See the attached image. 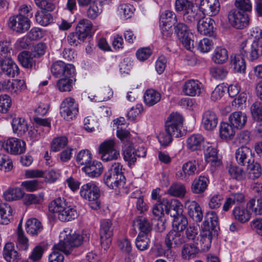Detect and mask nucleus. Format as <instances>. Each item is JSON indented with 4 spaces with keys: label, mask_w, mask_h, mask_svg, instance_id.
Returning a JSON list of instances; mask_svg holds the SVG:
<instances>
[{
    "label": "nucleus",
    "mask_w": 262,
    "mask_h": 262,
    "mask_svg": "<svg viewBox=\"0 0 262 262\" xmlns=\"http://www.w3.org/2000/svg\"><path fill=\"white\" fill-rule=\"evenodd\" d=\"M90 234H79L67 228L60 233L59 242L55 245L56 249L68 254L74 247L80 246L84 241H89Z\"/></svg>",
    "instance_id": "1"
},
{
    "label": "nucleus",
    "mask_w": 262,
    "mask_h": 262,
    "mask_svg": "<svg viewBox=\"0 0 262 262\" xmlns=\"http://www.w3.org/2000/svg\"><path fill=\"white\" fill-rule=\"evenodd\" d=\"M49 210L62 222H68L76 219L78 215L76 210L63 198H57L49 204Z\"/></svg>",
    "instance_id": "2"
},
{
    "label": "nucleus",
    "mask_w": 262,
    "mask_h": 262,
    "mask_svg": "<svg viewBox=\"0 0 262 262\" xmlns=\"http://www.w3.org/2000/svg\"><path fill=\"white\" fill-rule=\"evenodd\" d=\"M96 30L90 21L82 19L77 25L75 32L70 33L68 35V42L71 46H77L86 38L92 37Z\"/></svg>",
    "instance_id": "3"
},
{
    "label": "nucleus",
    "mask_w": 262,
    "mask_h": 262,
    "mask_svg": "<svg viewBox=\"0 0 262 262\" xmlns=\"http://www.w3.org/2000/svg\"><path fill=\"white\" fill-rule=\"evenodd\" d=\"M123 165L120 162H114L105 173L103 182L111 189H116L123 186L125 178L123 172Z\"/></svg>",
    "instance_id": "4"
},
{
    "label": "nucleus",
    "mask_w": 262,
    "mask_h": 262,
    "mask_svg": "<svg viewBox=\"0 0 262 262\" xmlns=\"http://www.w3.org/2000/svg\"><path fill=\"white\" fill-rule=\"evenodd\" d=\"M80 195L84 199L89 201V206L94 210L100 208V202L98 199L100 192L97 184L91 181L83 184L80 188Z\"/></svg>",
    "instance_id": "5"
},
{
    "label": "nucleus",
    "mask_w": 262,
    "mask_h": 262,
    "mask_svg": "<svg viewBox=\"0 0 262 262\" xmlns=\"http://www.w3.org/2000/svg\"><path fill=\"white\" fill-rule=\"evenodd\" d=\"M183 120V117L181 114L177 113H171L165 122V130L173 137H181L183 135L181 130Z\"/></svg>",
    "instance_id": "6"
},
{
    "label": "nucleus",
    "mask_w": 262,
    "mask_h": 262,
    "mask_svg": "<svg viewBox=\"0 0 262 262\" xmlns=\"http://www.w3.org/2000/svg\"><path fill=\"white\" fill-rule=\"evenodd\" d=\"M116 142L114 139L105 140L100 145L99 150L102 161L116 160L120 157L119 151L116 149Z\"/></svg>",
    "instance_id": "7"
},
{
    "label": "nucleus",
    "mask_w": 262,
    "mask_h": 262,
    "mask_svg": "<svg viewBox=\"0 0 262 262\" xmlns=\"http://www.w3.org/2000/svg\"><path fill=\"white\" fill-rule=\"evenodd\" d=\"M174 31L179 40L188 50L193 48L192 34L190 32L187 26L183 23H178L174 26Z\"/></svg>",
    "instance_id": "8"
},
{
    "label": "nucleus",
    "mask_w": 262,
    "mask_h": 262,
    "mask_svg": "<svg viewBox=\"0 0 262 262\" xmlns=\"http://www.w3.org/2000/svg\"><path fill=\"white\" fill-rule=\"evenodd\" d=\"M60 113L67 120H72L78 113V105L72 97L65 98L60 105Z\"/></svg>",
    "instance_id": "9"
},
{
    "label": "nucleus",
    "mask_w": 262,
    "mask_h": 262,
    "mask_svg": "<svg viewBox=\"0 0 262 262\" xmlns=\"http://www.w3.org/2000/svg\"><path fill=\"white\" fill-rule=\"evenodd\" d=\"M113 228L112 223L109 220L101 221L100 228V243L102 247L106 250L108 249L112 243Z\"/></svg>",
    "instance_id": "10"
},
{
    "label": "nucleus",
    "mask_w": 262,
    "mask_h": 262,
    "mask_svg": "<svg viewBox=\"0 0 262 262\" xmlns=\"http://www.w3.org/2000/svg\"><path fill=\"white\" fill-rule=\"evenodd\" d=\"M220 8V5L218 0H202L196 15L199 16L202 15L214 16L219 12Z\"/></svg>",
    "instance_id": "11"
},
{
    "label": "nucleus",
    "mask_w": 262,
    "mask_h": 262,
    "mask_svg": "<svg viewBox=\"0 0 262 262\" xmlns=\"http://www.w3.org/2000/svg\"><path fill=\"white\" fill-rule=\"evenodd\" d=\"M199 172L196 161H189L183 164L181 169L176 172V177L178 180L186 181Z\"/></svg>",
    "instance_id": "12"
},
{
    "label": "nucleus",
    "mask_w": 262,
    "mask_h": 262,
    "mask_svg": "<svg viewBox=\"0 0 262 262\" xmlns=\"http://www.w3.org/2000/svg\"><path fill=\"white\" fill-rule=\"evenodd\" d=\"M51 71L53 75L56 77L61 76H75L74 66L71 64H66L61 61L54 62L51 66Z\"/></svg>",
    "instance_id": "13"
},
{
    "label": "nucleus",
    "mask_w": 262,
    "mask_h": 262,
    "mask_svg": "<svg viewBox=\"0 0 262 262\" xmlns=\"http://www.w3.org/2000/svg\"><path fill=\"white\" fill-rule=\"evenodd\" d=\"M4 148L12 155H21L26 151V143L16 138H9L4 143Z\"/></svg>",
    "instance_id": "14"
},
{
    "label": "nucleus",
    "mask_w": 262,
    "mask_h": 262,
    "mask_svg": "<svg viewBox=\"0 0 262 262\" xmlns=\"http://www.w3.org/2000/svg\"><path fill=\"white\" fill-rule=\"evenodd\" d=\"M2 86L4 90L10 93L13 97L20 94L27 88L25 81L20 79L4 81L2 83Z\"/></svg>",
    "instance_id": "15"
},
{
    "label": "nucleus",
    "mask_w": 262,
    "mask_h": 262,
    "mask_svg": "<svg viewBox=\"0 0 262 262\" xmlns=\"http://www.w3.org/2000/svg\"><path fill=\"white\" fill-rule=\"evenodd\" d=\"M235 159L237 163L242 166H247L254 160L251 149L246 146H242L236 150Z\"/></svg>",
    "instance_id": "16"
},
{
    "label": "nucleus",
    "mask_w": 262,
    "mask_h": 262,
    "mask_svg": "<svg viewBox=\"0 0 262 262\" xmlns=\"http://www.w3.org/2000/svg\"><path fill=\"white\" fill-rule=\"evenodd\" d=\"M36 123V129L35 130H31L29 132L33 141L38 140L39 136L37 134L41 135V131L45 133H48L51 128V121L49 119H42L39 117H35L34 119Z\"/></svg>",
    "instance_id": "17"
},
{
    "label": "nucleus",
    "mask_w": 262,
    "mask_h": 262,
    "mask_svg": "<svg viewBox=\"0 0 262 262\" xmlns=\"http://www.w3.org/2000/svg\"><path fill=\"white\" fill-rule=\"evenodd\" d=\"M4 73L6 75L14 77L19 73V69L12 59L8 57L6 59H0V76Z\"/></svg>",
    "instance_id": "18"
},
{
    "label": "nucleus",
    "mask_w": 262,
    "mask_h": 262,
    "mask_svg": "<svg viewBox=\"0 0 262 262\" xmlns=\"http://www.w3.org/2000/svg\"><path fill=\"white\" fill-rule=\"evenodd\" d=\"M185 207L187 210L188 214L194 221L200 222L202 220L203 212L196 202L189 200H186Z\"/></svg>",
    "instance_id": "19"
},
{
    "label": "nucleus",
    "mask_w": 262,
    "mask_h": 262,
    "mask_svg": "<svg viewBox=\"0 0 262 262\" xmlns=\"http://www.w3.org/2000/svg\"><path fill=\"white\" fill-rule=\"evenodd\" d=\"M192 0H176V9L178 11L183 12V15L196 16V12L198 10L197 6L193 5Z\"/></svg>",
    "instance_id": "20"
},
{
    "label": "nucleus",
    "mask_w": 262,
    "mask_h": 262,
    "mask_svg": "<svg viewBox=\"0 0 262 262\" xmlns=\"http://www.w3.org/2000/svg\"><path fill=\"white\" fill-rule=\"evenodd\" d=\"M8 25L13 31L24 33L30 27L28 17H10Z\"/></svg>",
    "instance_id": "21"
},
{
    "label": "nucleus",
    "mask_w": 262,
    "mask_h": 262,
    "mask_svg": "<svg viewBox=\"0 0 262 262\" xmlns=\"http://www.w3.org/2000/svg\"><path fill=\"white\" fill-rule=\"evenodd\" d=\"M205 141L204 137L200 134L191 135L186 141V146L188 149L194 151L201 150L205 148Z\"/></svg>",
    "instance_id": "22"
},
{
    "label": "nucleus",
    "mask_w": 262,
    "mask_h": 262,
    "mask_svg": "<svg viewBox=\"0 0 262 262\" xmlns=\"http://www.w3.org/2000/svg\"><path fill=\"white\" fill-rule=\"evenodd\" d=\"M202 84L197 80L190 79L183 84L182 91L184 94L189 96H199L201 93Z\"/></svg>",
    "instance_id": "23"
},
{
    "label": "nucleus",
    "mask_w": 262,
    "mask_h": 262,
    "mask_svg": "<svg viewBox=\"0 0 262 262\" xmlns=\"http://www.w3.org/2000/svg\"><path fill=\"white\" fill-rule=\"evenodd\" d=\"M218 224L217 214L213 211H208L205 214V221L203 223L201 228L202 230H209L214 233H216Z\"/></svg>",
    "instance_id": "24"
},
{
    "label": "nucleus",
    "mask_w": 262,
    "mask_h": 262,
    "mask_svg": "<svg viewBox=\"0 0 262 262\" xmlns=\"http://www.w3.org/2000/svg\"><path fill=\"white\" fill-rule=\"evenodd\" d=\"M218 118L215 112L208 110L202 115V124L204 128L208 131L213 130L217 126Z\"/></svg>",
    "instance_id": "25"
},
{
    "label": "nucleus",
    "mask_w": 262,
    "mask_h": 262,
    "mask_svg": "<svg viewBox=\"0 0 262 262\" xmlns=\"http://www.w3.org/2000/svg\"><path fill=\"white\" fill-rule=\"evenodd\" d=\"M235 5L237 9H232L228 16H244V12H249L252 10V5L250 0H235Z\"/></svg>",
    "instance_id": "26"
},
{
    "label": "nucleus",
    "mask_w": 262,
    "mask_h": 262,
    "mask_svg": "<svg viewBox=\"0 0 262 262\" xmlns=\"http://www.w3.org/2000/svg\"><path fill=\"white\" fill-rule=\"evenodd\" d=\"M185 242V238L181 232L174 229L170 231L167 234L165 243L168 249L172 247V245H180Z\"/></svg>",
    "instance_id": "27"
},
{
    "label": "nucleus",
    "mask_w": 262,
    "mask_h": 262,
    "mask_svg": "<svg viewBox=\"0 0 262 262\" xmlns=\"http://www.w3.org/2000/svg\"><path fill=\"white\" fill-rule=\"evenodd\" d=\"M209 180L207 177L200 176L192 182L191 191L192 193L200 194L203 193L207 188Z\"/></svg>",
    "instance_id": "28"
},
{
    "label": "nucleus",
    "mask_w": 262,
    "mask_h": 262,
    "mask_svg": "<svg viewBox=\"0 0 262 262\" xmlns=\"http://www.w3.org/2000/svg\"><path fill=\"white\" fill-rule=\"evenodd\" d=\"M82 170L89 177L95 178L99 176L102 172L103 166L100 162L93 161L82 167Z\"/></svg>",
    "instance_id": "29"
},
{
    "label": "nucleus",
    "mask_w": 262,
    "mask_h": 262,
    "mask_svg": "<svg viewBox=\"0 0 262 262\" xmlns=\"http://www.w3.org/2000/svg\"><path fill=\"white\" fill-rule=\"evenodd\" d=\"M214 20L211 17H201L197 23V30L203 35H208L213 32Z\"/></svg>",
    "instance_id": "30"
},
{
    "label": "nucleus",
    "mask_w": 262,
    "mask_h": 262,
    "mask_svg": "<svg viewBox=\"0 0 262 262\" xmlns=\"http://www.w3.org/2000/svg\"><path fill=\"white\" fill-rule=\"evenodd\" d=\"M247 116L241 111L234 112L229 117V122L236 129L243 128L247 122Z\"/></svg>",
    "instance_id": "31"
},
{
    "label": "nucleus",
    "mask_w": 262,
    "mask_h": 262,
    "mask_svg": "<svg viewBox=\"0 0 262 262\" xmlns=\"http://www.w3.org/2000/svg\"><path fill=\"white\" fill-rule=\"evenodd\" d=\"M206 149L204 150L205 161L210 163L212 165L219 166L221 164V161L219 159L217 149L209 143H207Z\"/></svg>",
    "instance_id": "32"
},
{
    "label": "nucleus",
    "mask_w": 262,
    "mask_h": 262,
    "mask_svg": "<svg viewBox=\"0 0 262 262\" xmlns=\"http://www.w3.org/2000/svg\"><path fill=\"white\" fill-rule=\"evenodd\" d=\"M200 250L195 244H184L181 249V257L183 259L189 260L196 257Z\"/></svg>",
    "instance_id": "33"
},
{
    "label": "nucleus",
    "mask_w": 262,
    "mask_h": 262,
    "mask_svg": "<svg viewBox=\"0 0 262 262\" xmlns=\"http://www.w3.org/2000/svg\"><path fill=\"white\" fill-rule=\"evenodd\" d=\"M11 125L13 132L18 136L23 135L28 130V126L26 120L21 117L13 118Z\"/></svg>",
    "instance_id": "34"
},
{
    "label": "nucleus",
    "mask_w": 262,
    "mask_h": 262,
    "mask_svg": "<svg viewBox=\"0 0 262 262\" xmlns=\"http://www.w3.org/2000/svg\"><path fill=\"white\" fill-rule=\"evenodd\" d=\"M235 129L230 123L221 122L219 126V137L223 140H231L235 135Z\"/></svg>",
    "instance_id": "35"
},
{
    "label": "nucleus",
    "mask_w": 262,
    "mask_h": 262,
    "mask_svg": "<svg viewBox=\"0 0 262 262\" xmlns=\"http://www.w3.org/2000/svg\"><path fill=\"white\" fill-rule=\"evenodd\" d=\"M3 255L7 262H17L19 259V256L17 252L14 250V246L11 243L5 245Z\"/></svg>",
    "instance_id": "36"
},
{
    "label": "nucleus",
    "mask_w": 262,
    "mask_h": 262,
    "mask_svg": "<svg viewBox=\"0 0 262 262\" xmlns=\"http://www.w3.org/2000/svg\"><path fill=\"white\" fill-rule=\"evenodd\" d=\"M75 76H64V78L59 79L57 81L56 85L60 92H70L74 85Z\"/></svg>",
    "instance_id": "37"
},
{
    "label": "nucleus",
    "mask_w": 262,
    "mask_h": 262,
    "mask_svg": "<svg viewBox=\"0 0 262 262\" xmlns=\"http://www.w3.org/2000/svg\"><path fill=\"white\" fill-rule=\"evenodd\" d=\"M251 52L249 56V60L254 61L262 56V40L259 38H255L250 44Z\"/></svg>",
    "instance_id": "38"
},
{
    "label": "nucleus",
    "mask_w": 262,
    "mask_h": 262,
    "mask_svg": "<svg viewBox=\"0 0 262 262\" xmlns=\"http://www.w3.org/2000/svg\"><path fill=\"white\" fill-rule=\"evenodd\" d=\"M123 159L128 162L130 166L136 162L137 156L135 154L133 144L131 142H127L125 144L123 149Z\"/></svg>",
    "instance_id": "39"
},
{
    "label": "nucleus",
    "mask_w": 262,
    "mask_h": 262,
    "mask_svg": "<svg viewBox=\"0 0 262 262\" xmlns=\"http://www.w3.org/2000/svg\"><path fill=\"white\" fill-rule=\"evenodd\" d=\"M167 193L173 196L183 198L186 193V187L180 182L173 183L167 189Z\"/></svg>",
    "instance_id": "40"
},
{
    "label": "nucleus",
    "mask_w": 262,
    "mask_h": 262,
    "mask_svg": "<svg viewBox=\"0 0 262 262\" xmlns=\"http://www.w3.org/2000/svg\"><path fill=\"white\" fill-rule=\"evenodd\" d=\"M34 58L35 57L31 53L26 51L21 52L17 56L21 65L28 69H31L35 66V61Z\"/></svg>",
    "instance_id": "41"
},
{
    "label": "nucleus",
    "mask_w": 262,
    "mask_h": 262,
    "mask_svg": "<svg viewBox=\"0 0 262 262\" xmlns=\"http://www.w3.org/2000/svg\"><path fill=\"white\" fill-rule=\"evenodd\" d=\"M143 99L146 105L151 106L160 100L161 94L154 89H148L144 93Z\"/></svg>",
    "instance_id": "42"
},
{
    "label": "nucleus",
    "mask_w": 262,
    "mask_h": 262,
    "mask_svg": "<svg viewBox=\"0 0 262 262\" xmlns=\"http://www.w3.org/2000/svg\"><path fill=\"white\" fill-rule=\"evenodd\" d=\"M230 63L231 68L235 72L243 73L245 72L246 62L244 57L241 54L231 56Z\"/></svg>",
    "instance_id": "43"
},
{
    "label": "nucleus",
    "mask_w": 262,
    "mask_h": 262,
    "mask_svg": "<svg viewBox=\"0 0 262 262\" xmlns=\"http://www.w3.org/2000/svg\"><path fill=\"white\" fill-rule=\"evenodd\" d=\"M24 192L20 188L11 187L4 192L3 196L5 200L13 201L21 199L24 196Z\"/></svg>",
    "instance_id": "44"
},
{
    "label": "nucleus",
    "mask_w": 262,
    "mask_h": 262,
    "mask_svg": "<svg viewBox=\"0 0 262 262\" xmlns=\"http://www.w3.org/2000/svg\"><path fill=\"white\" fill-rule=\"evenodd\" d=\"M172 17H160L159 25L163 36L169 37L172 34V26L173 22L171 21Z\"/></svg>",
    "instance_id": "45"
},
{
    "label": "nucleus",
    "mask_w": 262,
    "mask_h": 262,
    "mask_svg": "<svg viewBox=\"0 0 262 262\" xmlns=\"http://www.w3.org/2000/svg\"><path fill=\"white\" fill-rule=\"evenodd\" d=\"M134 226L137 227L140 230L139 233L150 235L151 226L147 219L143 216L138 217L134 222Z\"/></svg>",
    "instance_id": "46"
},
{
    "label": "nucleus",
    "mask_w": 262,
    "mask_h": 262,
    "mask_svg": "<svg viewBox=\"0 0 262 262\" xmlns=\"http://www.w3.org/2000/svg\"><path fill=\"white\" fill-rule=\"evenodd\" d=\"M212 59L217 64L225 63L228 59L227 50L221 47H216L212 54Z\"/></svg>",
    "instance_id": "47"
},
{
    "label": "nucleus",
    "mask_w": 262,
    "mask_h": 262,
    "mask_svg": "<svg viewBox=\"0 0 262 262\" xmlns=\"http://www.w3.org/2000/svg\"><path fill=\"white\" fill-rule=\"evenodd\" d=\"M26 230L30 234L37 235L42 231V226L39 220L36 219H31L26 222Z\"/></svg>",
    "instance_id": "48"
},
{
    "label": "nucleus",
    "mask_w": 262,
    "mask_h": 262,
    "mask_svg": "<svg viewBox=\"0 0 262 262\" xmlns=\"http://www.w3.org/2000/svg\"><path fill=\"white\" fill-rule=\"evenodd\" d=\"M212 231L209 230H202L201 237L200 239V245L201 250L203 251H208L210 247L212 238V235H215Z\"/></svg>",
    "instance_id": "49"
},
{
    "label": "nucleus",
    "mask_w": 262,
    "mask_h": 262,
    "mask_svg": "<svg viewBox=\"0 0 262 262\" xmlns=\"http://www.w3.org/2000/svg\"><path fill=\"white\" fill-rule=\"evenodd\" d=\"M173 229L181 232L186 228L188 225L187 217L183 214H179L177 215L172 216Z\"/></svg>",
    "instance_id": "50"
},
{
    "label": "nucleus",
    "mask_w": 262,
    "mask_h": 262,
    "mask_svg": "<svg viewBox=\"0 0 262 262\" xmlns=\"http://www.w3.org/2000/svg\"><path fill=\"white\" fill-rule=\"evenodd\" d=\"M182 205L181 202L176 199H173L166 207V213L169 214L171 216H174L179 214H182Z\"/></svg>",
    "instance_id": "51"
},
{
    "label": "nucleus",
    "mask_w": 262,
    "mask_h": 262,
    "mask_svg": "<svg viewBox=\"0 0 262 262\" xmlns=\"http://www.w3.org/2000/svg\"><path fill=\"white\" fill-rule=\"evenodd\" d=\"M232 214L235 220L241 223L248 222L250 216L248 211L243 207L236 206L232 211Z\"/></svg>",
    "instance_id": "52"
},
{
    "label": "nucleus",
    "mask_w": 262,
    "mask_h": 262,
    "mask_svg": "<svg viewBox=\"0 0 262 262\" xmlns=\"http://www.w3.org/2000/svg\"><path fill=\"white\" fill-rule=\"evenodd\" d=\"M150 235L139 233L136 239V246L140 251L147 250L150 244Z\"/></svg>",
    "instance_id": "53"
},
{
    "label": "nucleus",
    "mask_w": 262,
    "mask_h": 262,
    "mask_svg": "<svg viewBox=\"0 0 262 262\" xmlns=\"http://www.w3.org/2000/svg\"><path fill=\"white\" fill-rule=\"evenodd\" d=\"M248 170V177L251 180H255L260 177L261 174V168L257 163L252 162L246 166Z\"/></svg>",
    "instance_id": "54"
},
{
    "label": "nucleus",
    "mask_w": 262,
    "mask_h": 262,
    "mask_svg": "<svg viewBox=\"0 0 262 262\" xmlns=\"http://www.w3.org/2000/svg\"><path fill=\"white\" fill-rule=\"evenodd\" d=\"M247 208L255 215L262 214V198L251 199L247 203Z\"/></svg>",
    "instance_id": "55"
},
{
    "label": "nucleus",
    "mask_w": 262,
    "mask_h": 262,
    "mask_svg": "<svg viewBox=\"0 0 262 262\" xmlns=\"http://www.w3.org/2000/svg\"><path fill=\"white\" fill-rule=\"evenodd\" d=\"M168 206V201L167 200H163L161 202L156 203L152 207V214L159 220L164 214V211L166 212V207Z\"/></svg>",
    "instance_id": "56"
},
{
    "label": "nucleus",
    "mask_w": 262,
    "mask_h": 262,
    "mask_svg": "<svg viewBox=\"0 0 262 262\" xmlns=\"http://www.w3.org/2000/svg\"><path fill=\"white\" fill-rule=\"evenodd\" d=\"M44 200V194L42 192L37 194H27L24 198V203L26 205L41 204Z\"/></svg>",
    "instance_id": "57"
},
{
    "label": "nucleus",
    "mask_w": 262,
    "mask_h": 262,
    "mask_svg": "<svg viewBox=\"0 0 262 262\" xmlns=\"http://www.w3.org/2000/svg\"><path fill=\"white\" fill-rule=\"evenodd\" d=\"M76 161L79 165L86 166L92 162V154L88 149L81 150L78 153Z\"/></svg>",
    "instance_id": "58"
},
{
    "label": "nucleus",
    "mask_w": 262,
    "mask_h": 262,
    "mask_svg": "<svg viewBox=\"0 0 262 262\" xmlns=\"http://www.w3.org/2000/svg\"><path fill=\"white\" fill-rule=\"evenodd\" d=\"M228 19L233 27L237 29H243L247 27L249 23V17H225Z\"/></svg>",
    "instance_id": "59"
},
{
    "label": "nucleus",
    "mask_w": 262,
    "mask_h": 262,
    "mask_svg": "<svg viewBox=\"0 0 262 262\" xmlns=\"http://www.w3.org/2000/svg\"><path fill=\"white\" fill-rule=\"evenodd\" d=\"M251 112L253 119L257 123L262 121V103L255 102L251 106Z\"/></svg>",
    "instance_id": "60"
},
{
    "label": "nucleus",
    "mask_w": 262,
    "mask_h": 262,
    "mask_svg": "<svg viewBox=\"0 0 262 262\" xmlns=\"http://www.w3.org/2000/svg\"><path fill=\"white\" fill-rule=\"evenodd\" d=\"M68 142V139L65 136L55 138L51 143L52 150L54 152L60 150L67 145Z\"/></svg>",
    "instance_id": "61"
},
{
    "label": "nucleus",
    "mask_w": 262,
    "mask_h": 262,
    "mask_svg": "<svg viewBox=\"0 0 262 262\" xmlns=\"http://www.w3.org/2000/svg\"><path fill=\"white\" fill-rule=\"evenodd\" d=\"M211 75L217 80L224 79L227 74V69L222 67H216L212 68L210 70Z\"/></svg>",
    "instance_id": "62"
},
{
    "label": "nucleus",
    "mask_w": 262,
    "mask_h": 262,
    "mask_svg": "<svg viewBox=\"0 0 262 262\" xmlns=\"http://www.w3.org/2000/svg\"><path fill=\"white\" fill-rule=\"evenodd\" d=\"M213 46L212 39L208 38H204L200 40L197 46V49L201 53H207L209 52Z\"/></svg>",
    "instance_id": "63"
},
{
    "label": "nucleus",
    "mask_w": 262,
    "mask_h": 262,
    "mask_svg": "<svg viewBox=\"0 0 262 262\" xmlns=\"http://www.w3.org/2000/svg\"><path fill=\"white\" fill-rule=\"evenodd\" d=\"M21 186L27 191L32 192L40 189L41 187V183L36 180L26 181L21 183Z\"/></svg>",
    "instance_id": "64"
}]
</instances>
